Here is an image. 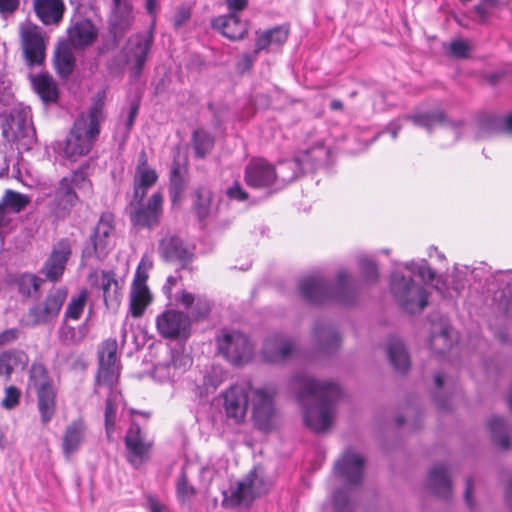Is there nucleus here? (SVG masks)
Wrapping results in <instances>:
<instances>
[{"label": "nucleus", "mask_w": 512, "mask_h": 512, "mask_svg": "<svg viewBox=\"0 0 512 512\" xmlns=\"http://www.w3.org/2000/svg\"><path fill=\"white\" fill-rule=\"evenodd\" d=\"M296 397L303 408L304 421L313 431L325 432L332 425L341 397V388L332 381H320L306 374H296L291 380Z\"/></svg>", "instance_id": "f257e3e1"}, {"label": "nucleus", "mask_w": 512, "mask_h": 512, "mask_svg": "<svg viewBox=\"0 0 512 512\" xmlns=\"http://www.w3.org/2000/svg\"><path fill=\"white\" fill-rule=\"evenodd\" d=\"M223 408L227 419L235 424L244 422L249 402L252 405V415L256 425L261 430L271 427L275 414L274 393L267 388H253L250 384H235L221 394Z\"/></svg>", "instance_id": "f03ea898"}, {"label": "nucleus", "mask_w": 512, "mask_h": 512, "mask_svg": "<svg viewBox=\"0 0 512 512\" xmlns=\"http://www.w3.org/2000/svg\"><path fill=\"white\" fill-rule=\"evenodd\" d=\"M361 290L360 281L346 269H341L330 284L322 275H310L300 280L299 293L311 305L335 302L352 306L357 302Z\"/></svg>", "instance_id": "7ed1b4c3"}, {"label": "nucleus", "mask_w": 512, "mask_h": 512, "mask_svg": "<svg viewBox=\"0 0 512 512\" xmlns=\"http://www.w3.org/2000/svg\"><path fill=\"white\" fill-rule=\"evenodd\" d=\"M106 92L100 91L97 99L87 113L75 120L73 128L66 138L64 154L71 161L88 154L100 133V124L104 120V98Z\"/></svg>", "instance_id": "20e7f679"}, {"label": "nucleus", "mask_w": 512, "mask_h": 512, "mask_svg": "<svg viewBox=\"0 0 512 512\" xmlns=\"http://www.w3.org/2000/svg\"><path fill=\"white\" fill-rule=\"evenodd\" d=\"M91 188V181L83 168L63 177L58 181L54 191L48 195V208L51 214L58 219L66 218L79 201L76 190L90 192Z\"/></svg>", "instance_id": "39448f33"}, {"label": "nucleus", "mask_w": 512, "mask_h": 512, "mask_svg": "<svg viewBox=\"0 0 512 512\" xmlns=\"http://www.w3.org/2000/svg\"><path fill=\"white\" fill-rule=\"evenodd\" d=\"M390 292L398 305L411 314L421 312L428 304L429 293L425 286L399 270L391 273Z\"/></svg>", "instance_id": "423d86ee"}, {"label": "nucleus", "mask_w": 512, "mask_h": 512, "mask_svg": "<svg viewBox=\"0 0 512 512\" xmlns=\"http://www.w3.org/2000/svg\"><path fill=\"white\" fill-rule=\"evenodd\" d=\"M328 150L326 147L317 143L311 148L302 151L295 158L282 161L275 168L276 184L281 182L287 184L295 180L302 172L315 169L319 163L326 160Z\"/></svg>", "instance_id": "0eeeda50"}, {"label": "nucleus", "mask_w": 512, "mask_h": 512, "mask_svg": "<svg viewBox=\"0 0 512 512\" xmlns=\"http://www.w3.org/2000/svg\"><path fill=\"white\" fill-rule=\"evenodd\" d=\"M2 135L7 141L16 143L19 149L30 150L36 142L30 107L14 109L2 128Z\"/></svg>", "instance_id": "6e6552de"}, {"label": "nucleus", "mask_w": 512, "mask_h": 512, "mask_svg": "<svg viewBox=\"0 0 512 512\" xmlns=\"http://www.w3.org/2000/svg\"><path fill=\"white\" fill-rule=\"evenodd\" d=\"M114 215L103 212L90 236L89 243L83 249V258L96 257L103 260L114 247L115 225Z\"/></svg>", "instance_id": "1a4fd4ad"}, {"label": "nucleus", "mask_w": 512, "mask_h": 512, "mask_svg": "<svg viewBox=\"0 0 512 512\" xmlns=\"http://www.w3.org/2000/svg\"><path fill=\"white\" fill-rule=\"evenodd\" d=\"M219 351L235 366L250 361L253 355V346L248 337L239 331H222L217 339Z\"/></svg>", "instance_id": "9d476101"}, {"label": "nucleus", "mask_w": 512, "mask_h": 512, "mask_svg": "<svg viewBox=\"0 0 512 512\" xmlns=\"http://www.w3.org/2000/svg\"><path fill=\"white\" fill-rule=\"evenodd\" d=\"M66 298L67 291L63 288L49 293L42 304L34 305L29 309L25 318V324L37 326L54 320L58 316Z\"/></svg>", "instance_id": "9b49d317"}, {"label": "nucleus", "mask_w": 512, "mask_h": 512, "mask_svg": "<svg viewBox=\"0 0 512 512\" xmlns=\"http://www.w3.org/2000/svg\"><path fill=\"white\" fill-rule=\"evenodd\" d=\"M118 344L116 339H107L99 350V369L97 383L99 385L114 387L120 375V366L117 360Z\"/></svg>", "instance_id": "f8f14e48"}, {"label": "nucleus", "mask_w": 512, "mask_h": 512, "mask_svg": "<svg viewBox=\"0 0 512 512\" xmlns=\"http://www.w3.org/2000/svg\"><path fill=\"white\" fill-rule=\"evenodd\" d=\"M163 213V195L161 192L153 193L146 204L134 205L131 203L129 218L133 226L152 228L159 224Z\"/></svg>", "instance_id": "ddd939ff"}, {"label": "nucleus", "mask_w": 512, "mask_h": 512, "mask_svg": "<svg viewBox=\"0 0 512 512\" xmlns=\"http://www.w3.org/2000/svg\"><path fill=\"white\" fill-rule=\"evenodd\" d=\"M258 482H224L221 486L224 508H249L259 494Z\"/></svg>", "instance_id": "4468645a"}, {"label": "nucleus", "mask_w": 512, "mask_h": 512, "mask_svg": "<svg viewBox=\"0 0 512 512\" xmlns=\"http://www.w3.org/2000/svg\"><path fill=\"white\" fill-rule=\"evenodd\" d=\"M154 41L153 26L150 30L138 33L127 42V62L132 64L134 77H139Z\"/></svg>", "instance_id": "2eb2a0df"}, {"label": "nucleus", "mask_w": 512, "mask_h": 512, "mask_svg": "<svg viewBox=\"0 0 512 512\" xmlns=\"http://www.w3.org/2000/svg\"><path fill=\"white\" fill-rule=\"evenodd\" d=\"M92 287L103 293V300L107 308H116L121 302V286L116 274L111 270L95 269L88 275Z\"/></svg>", "instance_id": "dca6fc26"}, {"label": "nucleus", "mask_w": 512, "mask_h": 512, "mask_svg": "<svg viewBox=\"0 0 512 512\" xmlns=\"http://www.w3.org/2000/svg\"><path fill=\"white\" fill-rule=\"evenodd\" d=\"M406 120L411 121L415 126L424 128L431 132L436 127H444L454 133L455 140L460 138L464 124L462 121L450 120L444 111L437 109L432 112L419 111L414 114L406 115Z\"/></svg>", "instance_id": "f3484780"}, {"label": "nucleus", "mask_w": 512, "mask_h": 512, "mask_svg": "<svg viewBox=\"0 0 512 512\" xmlns=\"http://www.w3.org/2000/svg\"><path fill=\"white\" fill-rule=\"evenodd\" d=\"M156 327L158 333L164 338L186 337L190 330V318L182 311L168 309L157 316Z\"/></svg>", "instance_id": "a211bd4d"}, {"label": "nucleus", "mask_w": 512, "mask_h": 512, "mask_svg": "<svg viewBox=\"0 0 512 512\" xmlns=\"http://www.w3.org/2000/svg\"><path fill=\"white\" fill-rule=\"evenodd\" d=\"M68 41L75 49L92 46L99 35V27L89 18L75 17L67 29Z\"/></svg>", "instance_id": "6ab92c4d"}, {"label": "nucleus", "mask_w": 512, "mask_h": 512, "mask_svg": "<svg viewBox=\"0 0 512 512\" xmlns=\"http://www.w3.org/2000/svg\"><path fill=\"white\" fill-rule=\"evenodd\" d=\"M295 345L285 334L275 332L268 335L261 349V355L267 363H281L293 355Z\"/></svg>", "instance_id": "aec40b11"}, {"label": "nucleus", "mask_w": 512, "mask_h": 512, "mask_svg": "<svg viewBox=\"0 0 512 512\" xmlns=\"http://www.w3.org/2000/svg\"><path fill=\"white\" fill-rule=\"evenodd\" d=\"M71 254L72 249L70 241L68 239H61L53 247L50 256L41 268V273L51 282L60 280Z\"/></svg>", "instance_id": "412c9836"}, {"label": "nucleus", "mask_w": 512, "mask_h": 512, "mask_svg": "<svg viewBox=\"0 0 512 512\" xmlns=\"http://www.w3.org/2000/svg\"><path fill=\"white\" fill-rule=\"evenodd\" d=\"M125 445L128 461L137 467L148 459L152 443L142 434L140 427L133 422L126 433Z\"/></svg>", "instance_id": "4be33fe9"}, {"label": "nucleus", "mask_w": 512, "mask_h": 512, "mask_svg": "<svg viewBox=\"0 0 512 512\" xmlns=\"http://www.w3.org/2000/svg\"><path fill=\"white\" fill-rule=\"evenodd\" d=\"M245 182L253 188H268L276 184L275 167L265 159H252L245 169Z\"/></svg>", "instance_id": "5701e85b"}, {"label": "nucleus", "mask_w": 512, "mask_h": 512, "mask_svg": "<svg viewBox=\"0 0 512 512\" xmlns=\"http://www.w3.org/2000/svg\"><path fill=\"white\" fill-rule=\"evenodd\" d=\"M23 50L29 65L41 64L45 57V43L37 26H27L21 32Z\"/></svg>", "instance_id": "b1692460"}, {"label": "nucleus", "mask_w": 512, "mask_h": 512, "mask_svg": "<svg viewBox=\"0 0 512 512\" xmlns=\"http://www.w3.org/2000/svg\"><path fill=\"white\" fill-rule=\"evenodd\" d=\"M158 251L163 260L178 262L183 267L191 261L193 255L182 239L175 235H167L161 239Z\"/></svg>", "instance_id": "393cba45"}, {"label": "nucleus", "mask_w": 512, "mask_h": 512, "mask_svg": "<svg viewBox=\"0 0 512 512\" xmlns=\"http://www.w3.org/2000/svg\"><path fill=\"white\" fill-rule=\"evenodd\" d=\"M88 435V426L82 418L71 421L64 432L62 450L66 457L77 452L85 443Z\"/></svg>", "instance_id": "a878e982"}, {"label": "nucleus", "mask_w": 512, "mask_h": 512, "mask_svg": "<svg viewBox=\"0 0 512 512\" xmlns=\"http://www.w3.org/2000/svg\"><path fill=\"white\" fill-rule=\"evenodd\" d=\"M157 179L156 171L149 167L146 154L142 152L138 158L134 176V197L142 201L147 190L156 183Z\"/></svg>", "instance_id": "bb28decb"}, {"label": "nucleus", "mask_w": 512, "mask_h": 512, "mask_svg": "<svg viewBox=\"0 0 512 512\" xmlns=\"http://www.w3.org/2000/svg\"><path fill=\"white\" fill-rule=\"evenodd\" d=\"M175 303L182 306L194 319L199 320L205 318L210 310V302L202 296L181 289L175 293Z\"/></svg>", "instance_id": "cd10ccee"}, {"label": "nucleus", "mask_w": 512, "mask_h": 512, "mask_svg": "<svg viewBox=\"0 0 512 512\" xmlns=\"http://www.w3.org/2000/svg\"><path fill=\"white\" fill-rule=\"evenodd\" d=\"M476 123L478 138L488 137L502 129L512 134V114L502 119L493 113L483 112L477 116Z\"/></svg>", "instance_id": "c85d7f7f"}, {"label": "nucleus", "mask_w": 512, "mask_h": 512, "mask_svg": "<svg viewBox=\"0 0 512 512\" xmlns=\"http://www.w3.org/2000/svg\"><path fill=\"white\" fill-rule=\"evenodd\" d=\"M192 365V358L183 352L173 351L171 359L155 366V373L164 379L174 381Z\"/></svg>", "instance_id": "c756f323"}, {"label": "nucleus", "mask_w": 512, "mask_h": 512, "mask_svg": "<svg viewBox=\"0 0 512 512\" xmlns=\"http://www.w3.org/2000/svg\"><path fill=\"white\" fill-rule=\"evenodd\" d=\"M364 459L360 454L346 452L335 464L336 473L343 477V480H362Z\"/></svg>", "instance_id": "7c9ffc66"}, {"label": "nucleus", "mask_w": 512, "mask_h": 512, "mask_svg": "<svg viewBox=\"0 0 512 512\" xmlns=\"http://www.w3.org/2000/svg\"><path fill=\"white\" fill-rule=\"evenodd\" d=\"M212 25L230 40L242 39L247 33V23L233 13L215 18Z\"/></svg>", "instance_id": "2f4dec72"}, {"label": "nucleus", "mask_w": 512, "mask_h": 512, "mask_svg": "<svg viewBox=\"0 0 512 512\" xmlns=\"http://www.w3.org/2000/svg\"><path fill=\"white\" fill-rule=\"evenodd\" d=\"M28 364L29 357L21 349L13 348L0 352V376H3L6 381L11 379L14 370H24Z\"/></svg>", "instance_id": "473e14b6"}, {"label": "nucleus", "mask_w": 512, "mask_h": 512, "mask_svg": "<svg viewBox=\"0 0 512 512\" xmlns=\"http://www.w3.org/2000/svg\"><path fill=\"white\" fill-rule=\"evenodd\" d=\"M34 10L45 25L58 24L64 14L63 0H34Z\"/></svg>", "instance_id": "72a5a7b5"}, {"label": "nucleus", "mask_w": 512, "mask_h": 512, "mask_svg": "<svg viewBox=\"0 0 512 512\" xmlns=\"http://www.w3.org/2000/svg\"><path fill=\"white\" fill-rule=\"evenodd\" d=\"M34 91L45 104L55 103L59 92L55 80L48 74H38L31 77Z\"/></svg>", "instance_id": "f704fd0d"}, {"label": "nucleus", "mask_w": 512, "mask_h": 512, "mask_svg": "<svg viewBox=\"0 0 512 512\" xmlns=\"http://www.w3.org/2000/svg\"><path fill=\"white\" fill-rule=\"evenodd\" d=\"M313 336L317 340L320 349L325 353H333L340 346V335L330 325L317 323L313 329Z\"/></svg>", "instance_id": "c9c22d12"}, {"label": "nucleus", "mask_w": 512, "mask_h": 512, "mask_svg": "<svg viewBox=\"0 0 512 512\" xmlns=\"http://www.w3.org/2000/svg\"><path fill=\"white\" fill-rule=\"evenodd\" d=\"M289 29L285 25L276 26L258 35L255 43V53L267 50L272 46H281L287 41Z\"/></svg>", "instance_id": "e433bc0d"}, {"label": "nucleus", "mask_w": 512, "mask_h": 512, "mask_svg": "<svg viewBox=\"0 0 512 512\" xmlns=\"http://www.w3.org/2000/svg\"><path fill=\"white\" fill-rule=\"evenodd\" d=\"M387 354L391 365L398 372H406L410 367V359L403 342L398 338H391L388 342Z\"/></svg>", "instance_id": "4c0bfd02"}, {"label": "nucleus", "mask_w": 512, "mask_h": 512, "mask_svg": "<svg viewBox=\"0 0 512 512\" xmlns=\"http://www.w3.org/2000/svg\"><path fill=\"white\" fill-rule=\"evenodd\" d=\"M151 302L152 295L147 286H143L142 284L132 286L129 303V311L132 317L140 318Z\"/></svg>", "instance_id": "58836bf2"}, {"label": "nucleus", "mask_w": 512, "mask_h": 512, "mask_svg": "<svg viewBox=\"0 0 512 512\" xmlns=\"http://www.w3.org/2000/svg\"><path fill=\"white\" fill-rule=\"evenodd\" d=\"M28 388L33 389L36 393L54 388L49 372L43 364L34 362L31 365L28 375Z\"/></svg>", "instance_id": "ea45409f"}, {"label": "nucleus", "mask_w": 512, "mask_h": 512, "mask_svg": "<svg viewBox=\"0 0 512 512\" xmlns=\"http://www.w3.org/2000/svg\"><path fill=\"white\" fill-rule=\"evenodd\" d=\"M358 483L348 482V485L334 492L332 500L336 512H354V488Z\"/></svg>", "instance_id": "a19ab883"}, {"label": "nucleus", "mask_w": 512, "mask_h": 512, "mask_svg": "<svg viewBox=\"0 0 512 512\" xmlns=\"http://www.w3.org/2000/svg\"><path fill=\"white\" fill-rule=\"evenodd\" d=\"M110 393L106 400L105 407V430L107 437L109 439L113 438V434L115 432V424L117 420V409L119 403L121 401V394L114 389V387L109 388Z\"/></svg>", "instance_id": "79ce46f5"}, {"label": "nucleus", "mask_w": 512, "mask_h": 512, "mask_svg": "<svg viewBox=\"0 0 512 512\" xmlns=\"http://www.w3.org/2000/svg\"><path fill=\"white\" fill-rule=\"evenodd\" d=\"M37 395V406L40 413L41 421L47 424L51 421L55 414L56 409V391L50 389L46 391H39Z\"/></svg>", "instance_id": "37998d69"}, {"label": "nucleus", "mask_w": 512, "mask_h": 512, "mask_svg": "<svg viewBox=\"0 0 512 512\" xmlns=\"http://www.w3.org/2000/svg\"><path fill=\"white\" fill-rule=\"evenodd\" d=\"M488 428L491 432L493 442L501 449L510 446L509 427L504 418L494 416L488 421Z\"/></svg>", "instance_id": "c03bdc74"}, {"label": "nucleus", "mask_w": 512, "mask_h": 512, "mask_svg": "<svg viewBox=\"0 0 512 512\" xmlns=\"http://www.w3.org/2000/svg\"><path fill=\"white\" fill-rule=\"evenodd\" d=\"M482 272L483 268H470L467 265L456 264L454 266L453 272L451 273L453 289L458 294L460 290L464 288L465 283L468 281V275H470L474 281H479Z\"/></svg>", "instance_id": "a18cd8bd"}, {"label": "nucleus", "mask_w": 512, "mask_h": 512, "mask_svg": "<svg viewBox=\"0 0 512 512\" xmlns=\"http://www.w3.org/2000/svg\"><path fill=\"white\" fill-rule=\"evenodd\" d=\"M15 285L23 297H33L39 292L43 280L32 273H23L15 278Z\"/></svg>", "instance_id": "49530a36"}, {"label": "nucleus", "mask_w": 512, "mask_h": 512, "mask_svg": "<svg viewBox=\"0 0 512 512\" xmlns=\"http://www.w3.org/2000/svg\"><path fill=\"white\" fill-rule=\"evenodd\" d=\"M450 332L451 327L449 323L446 320L441 321L440 331L438 333L433 331L430 337V348L440 354L444 353L446 350H450L452 348Z\"/></svg>", "instance_id": "de8ad7c7"}, {"label": "nucleus", "mask_w": 512, "mask_h": 512, "mask_svg": "<svg viewBox=\"0 0 512 512\" xmlns=\"http://www.w3.org/2000/svg\"><path fill=\"white\" fill-rule=\"evenodd\" d=\"M30 201L29 196L8 189L5 191L0 203L3 205L4 211L7 214V211L13 213L23 211Z\"/></svg>", "instance_id": "09e8293b"}, {"label": "nucleus", "mask_w": 512, "mask_h": 512, "mask_svg": "<svg viewBox=\"0 0 512 512\" xmlns=\"http://www.w3.org/2000/svg\"><path fill=\"white\" fill-rule=\"evenodd\" d=\"M54 62L61 77L66 78L72 74L75 67V57L68 47L59 48L56 51Z\"/></svg>", "instance_id": "8fccbe9b"}, {"label": "nucleus", "mask_w": 512, "mask_h": 512, "mask_svg": "<svg viewBox=\"0 0 512 512\" xmlns=\"http://www.w3.org/2000/svg\"><path fill=\"white\" fill-rule=\"evenodd\" d=\"M88 298L87 290H82L77 296H73L68 303L65 313L64 321L66 320H78L86 306Z\"/></svg>", "instance_id": "3c124183"}, {"label": "nucleus", "mask_w": 512, "mask_h": 512, "mask_svg": "<svg viewBox=\"0 0 512 512\" xmlns=\"http://www.w3.org/2000/svg\"><path fill=\"white\" fill-rule=\"evenodd\" d=\"M212 194L206 188H200L196 192L194 211L200 221H204L210 215Z\"/></svg>", "instance_id": "603ef678"}, {"label": "nucleus", "mask_w": 512, "mask_h": 512, "mask_svg": "<svg viewBox=\"0 0 512 512\" xmlns=\"http://www.w3.org/2000/svg\"><path fill=\"white\" fill-rule=\"evenodd\" d=\"M403 266L411 274L419 276L423 282H432L435 279V271L425 259L410 261L403 264Z\"/></svg>", "instance_id": "864d4df0"}, {"label": "nucleus", "mask_w": 512, "mask_h": 512, "mask_svg": "<svg viewBox=\"0 0 512 512\" xmlns=\"http://www.w3.org/2000/svg\"><path fill=\"white\" fill-rule=\"evenodd\" d=\"M193 145L196 155L203 158L213 148L214 140L204 129H198L193 134Z\"/></svg>", "instance_id": "5fc2aeb1"}, {"label": "nucleus", "mask_w": 512, "mask_h": 512, "mask_svg": "<svg viewBox=\"0 0 512 512\" xmlns=\"http://www.w3.org/2000/svg\"><path fill=\"white\" fill-rule=\"evenodd\" d=\"M86 326L81 325L78 329L63 323L59 328V339L65 345L81 342L86 335Z\"/></svg>", "instance_id": "6e6d98bb"}, {"label": "nucleus", "mask_w": 512, "mask_h": 512, "mask_svg": "<svg viewBox=\"0 0 512 512\" xmlns=\"http://www.w3.org/2000/svg\"><path fill=\"white\" fill-rule=\"evenodd\" d=\"M359 268L366 284H375L379 280V271L376 262L368 257L359 259Z\"/></svg>", "instance_id": "4d7b16f0"}, {"label": "nucleus", "mask_w": 512, "mask_h": 512, "mask_svg": "<svg viewBox=\"0 0 512 512\" xmlns=\"http://www.w3.org/2000/svg\"><path fill=\"white\" fill-rule=\"evenodd\" d=\"M184 183L177 168H173L170 177L169 193L173 204L177 203L182 196Z\"/></svg>", "instance_id": "13d9d810"}, {"label": "nucleus", "mask_w": 512, "mask_h": 512, "mask_svg": "<svg viewBox=\"0 0 512 512\" xmlns=\"http://www.w3.org/2000/svg\"><path fill=\"white\" fill-rule=\"evenodd\" d=\"M21 391L16 386H7L4 390V397L1 401V406L6 410L16 408L20 403Z\"/></svg>", "instance_id": "bf43d9fd"}, {"label": "nucleus", "mask_w": 512, "mask_h": 512, "mask_svg": "<svg viewBox=\"0 0 512 512\" xmlns=\"http://www.w3.org/2000/svg\"><path fill=\"white\" fill-rule=\"evenodd\" d=\"M472 50V46L467 40L455 39L449 45V54L458 59L467 58Z\"/></svg>", "instance_id": "052dcab7"}, {"label": "nucleus", "mask_w": 512, "mask_h": 512, "mask_svg": "<svg viewBox=\"0 0 512 512\" xmlns=\"http://www.w3.org/2000/svg\"><path fill=\"white\" fill-rule=\"evenodd\" d=\"M427 489L439 498L448 499L452 494V482H428Z\"/></svg>", "instance_id": "680f3d73"}, {"label": "nucleus", "mask_w": 512, "mask_h": 512, "mask_svg": "<svg viewBox=\"0 0 512 512\" xmlns=\"http://www.w3.org/2000/svg\"><path fill=\"white\" fill-rule=\"evenodd\" d=\"M113 13L118 16L121 20L129 18L131 13V6L127 0H112Z\"/></svg>", "instance_id": "e2e57ef3"}, {"label": "nucleus", "mask_w": 512, "mask_h": 512, "mask_svg": "<svg viewBox=\"0 0 512 512\" xmlns=\"http://www.w3.org/2000/svg\"><path fill=\"white\" fill-rule=\"evenodd\" d=\"M194 493L195 489L190 482H178L177 494L183 504L189 502Z\"/></svg>", "instance_id": "0e129e2a"}, {"label": "nucleus", "mask_w": 512, "mask_h": 512, "mask_svg": "<svg viewBox=\"0 0 512 512\" xmlns=\"http://www.w3.org/2000/svg\"><path fill=\"white\" fill-rule=\"evenodd\" d=\"M181 281L180 276H168L166 279L165 284L162 287V291L164 295L167 297V299L172 302H175V294H173V288L176 287L179 282Z\"/></svg>", "instance_id": "69168bd1"}, {"label": "nucleus", "mask_w": 512, "mask_h": 512, "mask_svg": "<svg viewBox=\"0 0 512 512\" xmlns=\"http://www.w3.org/2000/svg\"><path fill=\"white\" fill-rule=\"evenodd\" d=\"M227 196L230 199L236 201H245L248 199L247 192L242 188V186L236 182L231 187H229L226 191Z\"/></svg>", "instance_id": "338daca9"}, {"label": "nucleus", "mask_w": 512, "mask_h": 512, "mask_svg": "<svg viewBox=\"0 0 512 512\" xmlns=\"http://www.w3.org/2000/svg\"><path fill=\"white\" fill-rule=\"evenodd\" d=\"M492 277L506 288L512 289V269L496 271Z\"/></svg>", "instance_id": "774afa93"}]
</instances>
